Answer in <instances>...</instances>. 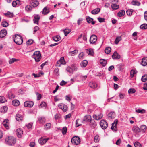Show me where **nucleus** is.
I'll return each mask as SVG.
<instances>
[{
    "label": "nucleus",
    "instance_id": "nucleus-63",
    "mask_svg": "<svg viewBox=\"0 0 147 147\" xmlns=\"http://www.w3.org/2000/svg\"><path fill=\"white\" fill-rule=\"evenodd\" d=\"M46 106V103L45 102H42L40 105V107L43 108Z\"/></svg>",
    "mask_w": 147,
    "mask_h": 147
},
{
    "label": "nucleus",
    "instance_id": "nucleus-52",
    "mask_svg": "<svg viewBox=\"0 0 147 147\" xmlns=\"http://www.w3.org/2000/svg\"><path fill=\"white\" fill-rule=\"evenodd\" d=\"M65 98L66 100L70 101L72 98V96L70 95H68L65 96Z\"/></svg>",
    "mask_w": 147,
    "mask_h": 147
},
{
    "label": "nucleus",
    "instance_id": "nucleus-47",
    "mask_svg": "<svg viewBox=\"0 0 147 147\" xmlns=\"http://www.w3.org/2000/svg\"><path fill=\"white\" fill-rule=\"evenodd\" d=\"M141 80L143 82H146L147 80V74H145L141 78Z\"/></svg>",
    "mask_w": 147,
    "mask_h": 147
},
{
    "label": "nucleus",
    "instance_id": "nucleus-25",
    "mask_svg": "<svg viewBox=\"0 0 147 147\" xmlns=\"http://www.w3.org/2000/svg\"><path fill=\"white\" fill-rule=\"evenodd\" d=\"M86 20L88 22L90 23H91V24L93 25L95 24V22L94 21H93V19L90 18L89 17H87L86 18Z\"/></svg>",
    "mask_w": 147,
    "mask_h": 147
},
{
    "label": "nucleus",
    "instance_id": "nucleus-10",
    "mask_svg": "<svg viewBox=\"0 0 147 147\" xmlns=\"http://www.w3.org/2000/svg\"><path fill=\"white\" fill-rule=\"evenodd\" d=\"M49 139V138H41L38 140V142L40 144L43 145L46 143Z\"/></svg>",
    "mask_w": 147,
    "mask_h": 147
},
{
    "label": "nucleus",
    "instance_id": "nucleus-62",
    "mask_svg": "<svg viewBox=\"0 0 147 147\" xmlns=\"http://www.w3.org/2000/svg\"><path fill=\"white\" fill-rule=\"evenodd\" d=\"M98 21L100 23L105 22V19L104 18L98 17Z\"/></svg>",
    "mask_w": 147,
    "mask_h": 147
},
{
    "label": "nucleus",
    "instance_id": "nucleus-60",
    "mask_svg": "<svg viewBox=\"0 0 147 147\" xmlns=\"http://www.w3.org/2000/svg\"><path fill=\"white\" fill-rule=\"evenodd\" d=\"M134 145L135 147H141V144L139 142H136L134 143Z\"/></svg>",
    "mask_w": 147,
    "mask_h": 147
},
{
    "label": "nucleus",
    "instance_id": "nucleus-23",
    "mask_svg": "<svg viewBox=\"0 0 147 147\" xmlns=\"http://www.w3.org/2000/svg\"><path fill=\"white\" fill-rule=\"evenodd\" d=\"M50 11L49 9L47 7H45L43 9V14L45 15L48 13Z\"/></svg>",
    "mask_w": 147,
    "mask_h": 147
},
{
    "label": "nucleus",
    "instance_id": "nucleus-24",
    "mask_svg": "<svg viewBox=\"0 0 147 147\" xmlns=\"http://www.w3.org/2000/svg\"><path fill=\"white\" fill-rule=\"evenodd\" d=\"M142 65L143 66L147 65V57H144L142 59Z\"/></svg>",
    "mask_w": 147,
    "mask_h": 147
},
{
    "label": "nucleus",
    "instance_id": "nucleus-32",
    "mask_svg": "<svg viewBox=\"0 0 147 147\" xmlns=\"http://www.w3.org/2000/svg\"><path fill=\"white\" fill-rule=\"evenodd\" d=\"M137 72V71L135 70L132 69L130 72V76L131 78L134 77V75Z\"/></svg>",
    "mask_w": 147,
    "mask_h": 147
},
{
    "label": "nucleus",
    "instance_id": "nucleus-14",
    "mask_svg": "<svg viewBox=\"0 0 147 147\" xmlns=\"http://www.w3.org/2000/svg\"><path fill=\"white\" fill-rule=\"evenodd\" d=\"M92 119L90 115H87L84 117L83 121L85 122H89Z\"/></svg>",
    "mask_w": 147,
    "mask_h": 147
},
{
    "label": "nucleus",
    "instance_id": "nucleus-15",
    "mask_svg": "<svg viewBox=\"0 0 147 147\" xmlns=\"http://www.w3.org/2000/svg\"><path fill=\"white\" fill-rule=\"evenodd\" d=\"M120 57V55L116 51H115L112 55V58L113 59H119Z\"/></svg>",
    "mask_w": 147,
    "mask_h": 147
},
{
    "label": "nucleus",
    "instance_id": "nucleus-53",
    "mask_svg": "<svg viewBox=\"0 0 147 147\" xmlns=\"http://www.w3.org/2000/svg\"><path fill=\"white\" fill-rule=\"evenodd\" d=\"M67 128L66 127H64L62 129V132L63 135L66 134L67 131Z\"/></svg>",
    "mask_w": 147,
    "mask_h": 147
},
{
    "label": "nucleus",
    "instance_id": "nucleus-3",
    "mask_svg": "<svg viewBox=\"0 0 147 147\" xmlns=\"http://www.w3.org/2000/svg\"><path fill=\"white\" fill-rule=\"evenodd\" d=\"M15 38L13 39L14 42L17 44L21 45L23 42L22 37L20 35L16 34L15 35Z\"/></svg>",
    "mask_w": 147,
    "mask_h": 147
},
{
    "label": "nucleus",
    "instance_id": "nucleus-28",
    "mask_svg": "<svg viewBox=\"0 0 147 147\" xmlns=\"http://www.w3.org/2000/svg\"><path fill=\"white\" fill-rule=\"evenodd\" d=\"M100 9L97 8L93 10L91 12V13L93 14H96L98 13L100 11Z\"/></svg>",
    "mask_w": 147,
    "mask_h": 147
},
{
    "label": "nucleus",
    "instance_id": "nucleus-45",
    "mask_svg": "<svg viewBox=\"0 0 147 147\" xmlns=\"http://www.w3.org/2000/svg\"><path fill=\"white\" fill-rule=\"evenodd\" d=\"M132 130L136 132H139L140 131V128L136 126H134L132 128Z\"/></svg>",
    "mask_w": 147,
    "mask_h": 147
},
{
    "label": "nucleus",
    "instance_id": "nucleus-4",
    "mask_svg": "<svg viewBox=\"0 0 147 147\" xmlns=\"http://www.w3.org/2000/svg\"><path fill=\"white\" fill-rule=\"evenodd\" d=\"M71 142L74 145H78L80 142V139L78 136H74L71 139Z\"/></svg>",
    "mask_w": 147,
    "mask_h": 147
},
{
    "label": "nucleus",
    "instance_id": "nucleus-30",
    "mask_svg": "<svg viewBox=\"0 0 147 147\" xmlns=\"http://www.w3.org/2000/svg\"><path fill=\"white\" fill-rule=\"evenodd\" d=\"M125 14V11L123 10H122L118 13L117 16L119 17H121L124 16Z\"/></svg>",
    "mask_w": 147,
    "mask_h": 147
},
{
    "label": "nucleus",
    "instance_id": "nucleus-16",
    "mask_svg": "<svg viewBox=\"0 0 147 147\" xmlns=\"http://www.w3.org/2000/svg\"><path fill=\"white\" fill-rule=\"evenodd\" d=\"M7 34V31L6 29H3L0 31V38H3L5 37Z\"/></svg>",
    "mask_w": 147,
    "mask_h": 147
},
{
    "label": "nucleus",
    "instance_id": "nucleus-40",
    "mask_svg": "<svg viewBox=\"0 0 147 147\" xmlns=\"http://www.w3.org/2000/svg\"><path fill=\"white\" fill-rule=\"evenodd\" d=\"M121 40V36H119L117 37L115 41V43L116 44H117Z\"/></svg>",
    "mask_w": 147,
    "mask_h": 147
},
{
    "label": "nucleus",
    "instance_id": "nucleus-29",
    "mask_svg": "<svg viewBox=\"0 0 147 147\" xmlns=\"http://www.w3.org/2000/svg\"><path fill=\"white\" fill-rule=\"evenodd\" d=\"M54 74L57 76L59 75V69L58 68H55L53 72Z\"/></svg>",
    "mask_w": 147,
    "mask_h": 147
},
{
    "label": "nucleus",
    "instance_id": "nucleus-8",
    "mask_svg": "<svg viewBox=\"0 0 147 147\" xmlns=\"http://www.w3.org/2000/svg\"><path fill=\"white\" fill-rule=\"evenodd\" d=\"M59 108L61 109L64 112H66L67 109V106L63 103H60L58 105Z\"/></svg>",
    "mask_w": 147,
    "mask_h": 147
},
{
    "label": "nucleus",
    "instance_id": "nucleus-39",
    "mask_svg": "<svg viewBox=\"0 0 147 147\" xmlns=\"http://www.w3.org/2000/svg\"><path fill=\"white\" fill-rule=\"evenodd\" d=\"M25 9L28 12H30L32 9V7L30 5H28L26 6Z\"/></svg>",
    "mask_w": 147,
    "mask_h": 147
},
{
    "label": "nucleus",
    "instance_id": "nucleus-57",
    "mask_svg": "<svg viewBox=\"0 0 147 147\" xmlns=\"http://www.w3.org/2000/svg\"><path fill=\"white\" fill-rule=\"evenodd\" d=\"M133 11V10L132 9H128L126 13L128 15H131L132 14Z\"/></svg>",
    "mask_w": 147,
    "mask_h": 147
},
{
    "label": "nucleus",
    "instance_id": "nucleus-22",
    "mask_svg": "<svg viewBox=\"0 0 147 147\" xmlns=\"http://www.w3.org/2000/svg\"><path fill=\"white\" fill-rule=\"evenodd\" d=\"M115 117V113L114 112H111L109 113L108 115V117L109 119H114Z\"/></svg>",
    "mask_w": 147,
    "mask_h": 147
},
{
    "label": "nucleus",
    "instance_id": "nucleus-13",
    "mask_svg": "<svg viewBox=\"0 0 147 147\" xmlns=\"http://www.w3.org/2000/svg\"><path fill=\"white\" fill-rule=\"evenodd\" d=\"M16 132L18 137L20 138L22 137L23 134V131L22 129L19 128L16 130Z\"/></svg>",
    "mask_w": 147,
    "mask_h": 147
},
{
    "label": "nucleus",
    "instance_id": "nucleus-21",
    "mask_svg": "<svg viewBox=\"0 0 147 147\" xmlns=\"http://www.w3.org/2000/svg\"><path fill=\"white\" fill-rule=\"evenodd\" d=\"M16 119L18 121H21L23 120V117L19 114H17L16 115Z\"/></svg>",
    "mask_w": 147,
    "mask_h": 147
},
{
    "label": "nucleus",
    "instance_id": "nucleus-44",
    "mask_svg": "<svg viewBox=\"0 0 147 147\" xmlns=\"http://www.w3.org/2000/svg\"><path fill=\"white\" fill-rule=\"evenodd\" d=\"M111 51V48L109 47H107L105 50V52L107 54H109Z\"/></svg>",
    "mask_w": 147,
    "mask_h": 147
},
{
    "label": "nucleus",
    "instance_id": "nucleus-26",
    "mask_svg": "<svg viewBox=\"0 0 147 147\" xmlns=\"http://www.w3.org/2000/svg\"><path fill=\"white\" fill-rule=\"evenodd\" d=\"M86 52L88 55L93 56V51L92 49H86Z\"/></svg>",
    "mask_w": 147,
    "mask_h": 147
},
{
    "label": "nucleus",
    "instance_id": "nucleus-2",
    "mask_svg": "<svg viewBox=\"0 0 147 147\" xmlns=\"http://www.w3.org/2000/svg\"><path fill=\"white\" fill-rule=\"evenodd\" d=\"M32 57L35 59L36 62H38L41 59L42 57L40 52L39 51H35L32 55Z\"/></svg>",
    "mask_w": 147,
    "mask_h": 147
},
{
    "label": "nucleus",
    "instance_id": "nucleus-7",
    "mask_svg": "<svg viewBox=\"0 0 147 147\" xmlns=\"http://www.w3.org/2000/svg\"><path fill=\"white\" fill-rule=\"evenodd\" d=\"M97 39V37L95 35H91L90 39V42L91 44H94L96 41Z\"/></svg>",
    "mask_w": 147,
    "mask_h": 147
},
{
    "label": "nucleus",
    "instance_id": "nucleus-49",
    "mask_svg": "<svg viewBox=\"0 0 147 147\" xmlns=\"http://www.w3.org/2000/svg\"><path fill=\"white\" fill-rule=\"evenodd\" d=\"M140 28L142 29H147V24L145 23L142 24L140 26Z\"/></svg>",
    "mask_w": 147,
    "mask_h": 147
},
{
    "label": "nucleus",
    "instance_id": "nucleus-51",
    "mask_svg": "<svg viewBox=\"0 0 147 147\" xmlns=\"http://www.w3.org/2000/svg\"><path fill=\"white\" fill-rule=\"evenodd\" d=\"M61 117V115L59 113H57L55 115V120H57L60 119Z\"/></svg>",
    "mask_w": 147,
    "mask_h": 147
},
{
    "label": "nucleus",
    "instance_id": "nucleus-31",
    "mask_svg": "<svg viewBox=\"0 0 147 147\" xmlns=\"http://www.w3.org/2000/svg\"><path fill=\"white\" fill-rule=\"evenodd\" d=\"M111 7L113 10H117L119 8V5L115 4L112 3L111 5Z\"/></svg>",
    "mask_w": 147,
    "mask_h": 147
},
{
    "label": "nucleus",
    "instance_id": "nucleus-50",
    "mask_svg": "<svg viewBox=\"0 0 147 147\" xmlns=\"http://www.w3.org/2000/svg\"><path fill=\"white\" fill-rule=\"evenodd\" d=\"M99 136L98 135H96L94 137V141L96 143L98 142L100 140V138H99Z\"/></svg>",
    "mask_w": 147,
    "mask_h": 147
},
{
    "label": "nucleus",
    "instance_id": "nucleus-34",
    "mask_svg": "<svg viewBox=\"0 0 147 147\" xmlns=\"http://www.w3.org/2000/svg\"><path fill=\"white\" fill-rule=\"evenodd\" d=\"M63 31L64 33L65 36H66L70 32L71 30L70 29H65L63 30Z\"/></svg>",
    "mask_w": 147,
    "mask_h": 147
},
{
    "label": "nucleus",
    "instance_id": "nucleus-5",
    "mask_svg": "<svg viewBox=\"0 0 147 147\" xmlns=\"http://www.w3.org/2000/svg\"><path fill=\"white\" fill-rule=\"evenodd\" d=\"M100 125L101 127L103 129H106L108 127L107 122L104 120H102L100 121Z\"/></svg>",
    "mask_w": 147,
    "mask_h": 147
},
{
    "label": "nucleus",
    "instance_id": "nucleus-6",
    "mask_svg": "<svg viewBox=\"0 0 147 147\" xmlns=\"http://www.w3.org/2000/svg\"><path fill=\"white\" fill-rule=\"evenodd\" d=\"M65 63H66L64 60V57H62L60 58V59L57 62L56 66L57 67H60L61 64L65 65Z\"/></svg>",
    "mask_w": 147,
    "mask_h": 147
},
{
    "label": "nucleus",
    "instance_id": "nucleus-17",
    "mask_svg": "<svg viewBox=\"0 0 147 147\" xmlns=\"http://www.w3.org/2000/svg\"><path fill=\"white\" fill-rule=\"evenodd\" d=\"M89 122V125L90 127L94 128L97 125L94 119H92Z\"/></svg>",
    "mask_w": 147,
    "mask_h": 147
},
{
    "label": "nucleus",
    "instance_id": "nucleus-9",
    "mask_svg": "<svg viewBox=\"0 0 147 147\" xmlns=\"http://www.w3.org/2000/svg\"><path fill=\"white\" fill-rule=\"evenodd\" d=\"M34 105L33 102L31 101H25L24 105L25 107H32Z\"/></svg>",
    "mask_w": 147,
    "mask_h": 147
},
{
    "label": "nucleus",
    "instance_id": "nucleus-42",
    "mask_svg": "<svg viewBox=\"0 0 147 147\" xmlns=\"http://www.w3.org/2000/svg\"><path fill=\"white\" fill-rule=\"evenodd\" d=\"M136 111L138 113H140L141 114L144 113L146 112L145 110L143 109H138L136 110Z\"/></svg>",
    "mask_w": 147,
    "mask_h": 147
},
{
    "label": "nucleus",
    "instance_id": "nucleus-20",
    "mask_svg": "<svg viewBox=\"0 0 147 147\" xmlns=\"http://www.w3.org/2000/svg\"><path fill=\"white\" fill-rule=\"evenodd\" d=\"M40 19V16L37 15L34 16V18L33 20L34 23L37 24H38V21Z\"/></svg>",
    "mask_w": 147,
    "mask_h": 147
},
{
    "label": "nucleus",
    "instance_id": "nucleus-61",
    "mask_svg": "<svg viewBox=\"0 0 147 147\" xmlns=\"http://www.w3.org/2000/svg\"><path fill=\"white\" fill-rule=\"evenodd\" d=\"M39 27L38 26H36L34 28V31L33 34H34L39 29Z\"/></svg>",
    "mask_w": 147,
    "mask_h": 147
},
{
    "label": "nucleus",
    "instance_id": "nucleus-35",
    "mask_svg": "<svg viewBox=\"0 0 147 147\" xmlns=\"http://www.w3.org/2000/svg\"><path fill=\"white\" fill-rule=\"evenodd\" d=\"M88 63L87 61L86 60H84L82 61L81 64V67H86Z\"/></svg>",
    "mask_w": 147,
    "mask_h": 147
},
{
    "label": "nucleus",
    "instance_id": "nucleus-37",
    "mask_svg": "<svg viewBox=\"0 0 147 147\" xmlns=\"http://www.w3.org/2000/svg\"><path fill=\"white\" fill-rule=\"evenodd\" d=\"M54 41L56 42L58 41L61 39V38L59 36L57 35L53 37Z\"/></svg>",
    "mask_w": 147,
    "mask_h": 147
},
{
    "label": "nucleus",
    "instance_id": "nucleus-64",
    "mask_svg": "<svg viewBox=\"0 0 147 147\" xmlns=\"http://www.w3.org/2000/svg\"><path fill=\"white\" fill-rule=\"evenodd\" d=\"M83 19L82 18H80L77 21V24L78 25H80L82 23Z\"/></svg>",
    "mask_w": 147,
    "mask_h": 147
},
{
    "label": "nucleus",
    "instance_id": "nucleus-41",
    "mask_svg": "<svg viewBox=\"0 0 147 147\" xmlns=\"http://www.w3.org/2000/svg\"><path fill=\"white\" fill-rule=\"evenodd\" d=\"M8 96L9 98L10 99H12L15 97V95L11 92L8 93Z\"/></svg>",
    "mask_w": 147,
    "mask_h": 147
},
{
    "label": "nucleus",
    "instance_id": "nucleus-18",
    "mask_svg": "<svg viewBox=\"0 0 147 147\" xmlns=\"http://www.w3.org/2000/svg\"><path fill=\"white\" fill-rule=\"evenodd\" d=\"M89 85L90 88L93 89L96 88L97 86L96 83L93 81L90 82L89 83Z\"/></svg>",
    "mask_w": 147,
    "mask_h": 147
},
{
    "label": "nucleus",
    "instance_id": "nucleus-12",
    "mask_svg": "<svg viewBox=\"0 0 147 147\" xmlns=\"http://www.w3.org/2000/svg\"><path fill=\"white\" fill-rule=\"evenodd\" d=\"M3 124L4 127L7 129L9 128V121L8 119H5L4 120Z\"/></svg>",
    "mask_w": 147,
    "mask_h": 147
},
{
    "label": "nucleus",
    "instance_id": "nucleus-48",
    "mask_svg": "<svg viewBox=\"0 0 147 147\" xmlns=\"http://www.w3.org/2000/svg\"><path fill=\"white\" fill-rule=\"evenodd\" d=\"M6 101L7 100L4 97L2 96H0V102L1 103H3Z\"/></svg>",
    "mask_w": 147,
    "mask_h": 147
},
{
    "label": "nucleus",
    "instance_id": "nucleus-46",
    "mask_svg": "<svg viewBox=\"0 0 147 147\" xmlns=\"http://www.w3.org/2000/svg\"><path fill=\"white\" fill-rule=\"evenodd\" d=\"M8 23L6 21H4L1 23V25L3 27H7L8 26Z\"/></svg>",
    "mask_w": 147,
    "mask_h": 147
},
{
    "label": "nucleus",
    "instance_id": "nucleus-55",
    "mask_svg": "<svg viewBox=\"0 0 147 147\" xmlns=\"http://www.w3.org/2000/svg\"><path fill=\"white\" fill-rule=\"evenodd\" d=\"M34 42L33 40L31 39L29 40L26 42V44L28 45H29L32 44Z\"/></svg>",
    "mask_w": 147,
    "mask_h": 147
},
{
    "label": "nucleus",
    "instance_id": "nucleus-56",
    "mask_svg": "<svg viewBox=\"0 0 147 147\" xmlns=\"http://www.w3.org/2000/svg\"><path fill=\"white\" fill-rule=\"evenodd\" d=\"M7 107L5 106H3V108L1 109V112L5 113L6 112L7 110Z\"/></svg>",
    "mask_w": 147,
    "mask_h": 147
},
{
    "label": "nucleus",
    "instance_id": "nucleus-54",
    "mask_svg": "<svg viewBox=\"0 0 147 147\" xmlns=\"http://www.w3.org/2000/svg\"><path fill=\"white\" fill-rule=\"evenodd\" d=\"M18 60L16 59L13 58L9 61V64H11L14 62L17 61Z\"/></svg>",
    "mask_w": 147,
    "mask_h": 147
},
{
    "label": "nucleus",
    "instance_id": "nucleus-38",
    "mask_svg": "<svg viewBox=\"0 0 147 147\" xmlns=\"http://www.w3.org/2000/svg\"><path fill=\"white\" fill-rule=\"evenodd\" d=\"M132 4L134 5L139 6L140 5V3L137 1L133 0L131 2Z\"/></svg>",
    "mask_w": 147,
    "mask_h": 147
},
{
    "label": "nucleus",
    "instance_id": "nucleus-43",
    "mask_svg": "<svg viewBox=\"0 0 147 147\" xmlns=\"http://www.w3.org/2000/svg\"><path fill=\"white\" fill-rule=\"evenodd\" d=\"M38 120L40 123H45V119L44 117H41L38 118Z\"/></svg>",
    "mask_w": 147,
    "mask_h": 147
},
{
    "label": "nucleus",
    "instance_id": "nucleus-1",
    "mask_svg": "<svg viewBox=\"0 0 147 147\" xmlns=\"http://www.w3.org/2000/svg\"><path fill=\"white\" fill-rule=\"evenodd\" d=\"M6 144L10 146L14 145L16 143V139L14 137L10 136L6 137L5 139Z\"/></svg>",
    "mask_w": 147,
    "mask_h": 147
},
{
    "label": "nucleus",
    "instance_id": "nucleus-11",
    "mask_svg": "<svg viewBox=\"0 0 147 147\" xmlns=\"http://www.w3.org/2000/svg\"><path fill=\"white\" fill-rule=\"evenodd\" d=\"M30 3L34 8L37 7L39 5V2L37 0H31Z\"/></svg>",
    "mask_w": 147,
    "mask_h": 147
},
{
    "label": "nucleus",
    "instance_id": "nucleus-36",
    "mask_svg": "<svg viewBox=\"0 0 147 147\" xmlns=\"http://www.w3.org/2000/svg\"><path fill=\"white\" fill-rule=\"evenodd\" d=\"M12 104L15 106H17L19 105L20 104L19 101L17 100H14L12 102Z\"/></svg>",
    "mask_w": 147,
    "mask_h": 147
},
{
    "label": "nucleus",
    "instance_id": "nucleus-58",
    "mask_svg": "<svg viewBox=\"0 0 147 147\" xmlns=\"http://www.w3.org/2000/svg\"><path fill=\"white\" fill-rule=\"evenodd\" d=\"M136 90L134 89L130 88L128 92L129 94H133L135 92Z\"/></svg>",
    "mask_w": 147,
    "mask_h": 147
},
{
    "label": "nucleus",
    "instance_id": "nucleus-27",
    "mask_svg": "<svg viewBox=\"0 0 147 147\" xmlns=\"http://www.w3.org/2000/svg\"><path fill=\"white\" fill-rule=\"evenodd\" d=\"M4 14L5 16L8 17L12 18L13 16V13L9 11H8L7 13H5Z\"/></svg>",
    "mask_w": 147,
    "mask_h": 147
},
{
    "label": "nucleus",
    "instance_id": "nucleus-33",
    "mask_svg": "<svg viewBox=\"0 0 147 147\" xmlns=\"http://www.w3.org/2000/svg\"><path fill=\"white\" fill-rule=\"evenodd\" d=\"M100 64L103 66H105L107 64V61L106 60L100 59Z\"/></svg>",
    "mask_w": 147,
    "mask_h": 147
},
{
    "label": "nucleus",
    "instance_id": "nucleus-19",
    "mask_svg": "<svg viewBox=\"0 0 147 147\" xmlns=\"http://www.w3.org/2000/svg\"><path fill=\"white\" fill-rule=\"evenodd\" d=\"M103 115L102 113H100L98 115H93V118L96 120H99L102 117Z\"/></svg>",
    "mask_w": 147,
    "mask_h": 147
},
{
    "label": "nucleus",
    "instance_id": "nucleus-59",
    "mask_svg": "<svg viewBox=\"0 0 147 147\" xmlns=\"http://www.w3.org/2000/svg\"><path fill=\"white\" fill-rule=\"evenodd\" d=\"M84 56V54L83 52L80 53L78 57L80 59H82Z\"/></svg>",
    "mask_w": 147,
    "mask_h": 147
}]
</instances>
